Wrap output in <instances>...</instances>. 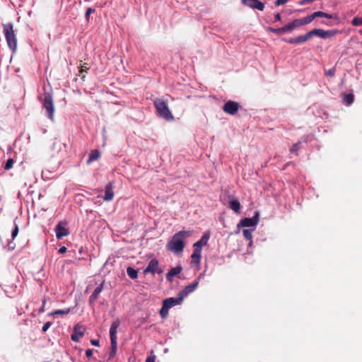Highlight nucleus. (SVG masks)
I'll return each mask as SVG.
<instances>
[{
	"instance_id": "f257e3e1",
	"label": "nucleus",
	"mask_w": 362,
	"mask_h": 362,
	"mask_svg": "<svg viewBox=\"0 0 362 362\" xmlns=\"http://www.w3.org/2000/svg\"><path fill=\"white\" fill-rule=\"evenodd\" d=\"M190 234V230H180L176 233L167 243V250L175 253L182 252L185 246L184 238L185 236H189Z\"/></svg>"
},
{
	"instance_id": "f03ea898",
	"label": "nucleus",
	"mask_w": 362,
	"mask_h": 362,
	"mask_svg": "<svg viewBox=\"0 0 362 362\" xmlns=\"http://www.w3.org/2000/svg\"><path fill=\"white\" fill-rule=\"evenodd\" d=\"M153 105L156 110L158 115L166 121H174L175 117L170 112L165 101L160 98H156L153 101Z\"/></svg>"
},
{
	"instance_id": "7ed1b4c3",
	"label": "nucleus",
	"mask_w": 362,
	"mask_h": 362,
	"mask_svg": "<svg viewBox=\"0 0 362 362\" xmlns=\"http://www.w3.org/2000/svg\"><path fill=\"white\" fill-rule=\"evenodd\" d=\"M3 32L8 47L15 52L17 48V38L13 30V25L11 23L4 24Z\"/></svg>"
},
{
	"instance_id": "20e7f679",
	"label": "nucleus",
	"mask_w": 362,
	"mask_h": 362,
	"mask_svg": "<svg viewBox=\"0 0 362 362\" xmlns=\"http://www.w3.org/2000/svg\"><path fill=\"white\" fill-rule=\"evenodd\" d=\"M120 325L119 320L114 321L110 328V352L109 354V360L114 358L117 350V328Z\"/></svg>"
},
{
	"instance_id": "39448f33",
	"label": "nucleus",
	"mask_w": 362,
	"mask_h": 362,
	"mask_svg": "<svg viewBox=\"0 0 362 362\" xmlns=\"http://www.w3.org/2000/svg\"><path fill=\"white\" fill-rule=\"evenodd\" d=\"M325 18L328 19L333 18V16L327 13H325L323 11H315L313 13H312L310 16H308L306 17H304L303 18L299 19H295L298 27L308 25L315 18Z\"/></svg>"
},
{
	"instance_id": "423d86ee",
	"label": "nucleus",
	"mask_w": 362,
	"mask_h": 362,
	"mask_svg": "<svg viewBox=\"0 0 362 362\" xmlns=\"http://www.w3.org/2000/svg\"><path fill=\"white\" fill-rule=\"evenodd\" d=\"M42 107L46 110L49 119L54 120V105L52 95L50 93L45 92L42 100Z\"/></svg>"
},
{
	"instance_id": "0eeeda50",
	"label": "nucleus",
	"mask_w": 362,
	"mask_h": 362,
	"mask_svg": "<svg viewBox=\"0 0 362 362\" xmlns=\"http://www.w3.org/2000/svg\"><path fill=\"white\" fill-rule=\"evenodd\" d=\"M339 33L338 30H324L322 29H313L308 32V35L310 39L313 36H318L322 39H327L332 37L335 36L337 34Z\"/></svg>"
},
{
	"instance_id": "6e6552de",
	"label": "nucleus",
	"mask_w": 362,
	"mask_h": 362,
	"mask_svg": "<svg viewBox=\"0 0 362 362\" xmlns=\"http://www.w3.org/2000/svg\"><path fill=\"white\" fill-rule=\"evenodd\" d=\"M259 221V212L256 211L252 218H245L238 224V228L240 227H255Z\"/></svg>"
},
{
	"instance_id": "1a4fd4ad",
	"label": "nucleus",
	"mask_w": 362,
	"mask_h": 362,
	"mask_svg": "<svg viewBox=\"0 0 362 362\" xmlns=\"http://www.w3.org/2000/svg\"><path fill=\"white\" fill-rule=\"evenodd\" d=\"M239 107L240 105L237 102L228 100L223 106V110L228 115H234L238 111Z\"/></svg>"
},
{
	"instance_id": "9d476101",
	"label": "nucleus",
	"mask_w": 362,
	"mask_h": 362,
	"mask_svg": "<svg viewBox=\"0 0 362 362\" xmlns=\"http://www.w3.org/2000/svg\"><path fill=\"white\" fill-rule=\"evenodd\" d=\"M199 281H194L192 284L186 286L181 291L179 292L177 296L182 297V299L184 300L185 297H187L189 294L192 293L198 286Z\"/></svg>"
},
{
	"instance_id": "9b49d317",
	"label": "nucleus",
	"mask_w": 362,
	"mask_h": 362,
	"mask_svg": "<svg viewBox=\"0 0 362 362\" xmlns=\"http://www.w3.org/2000/svg\"><path fill=\"white\" fill-rule=\"evenodd\" d=\"M242 3L254 9L263 11L264 8V4L259 0H242Z\"/></svg>"
},
{
	"instance_id": "f8f14e48",
	"label": "nucleus",
	"mask_w": 362,
	"mask_h": 362,
	"mask_svg": "<svg viewBox=\"0 0 362 362\" xmlns=\"http://www.w3.org/2000/svg\"><path fill=\"white\" fill-rule=\"evenodd\" d=\"M144 273H151V274H155V273H161L162 271L161 270H159L158 269V261L156 259H151L147 267L144 269Z\"/></svg>"
},
{
	"instance_id": "ddd939ff",
	"label": "nucleus",
	"mask_w": 362,
	"mask_h": 362,
	"mask_svg": "<svg viewBox=\"0 0 362 362\" xmlns=\"http://www.w3.org/2000/svg\"><path fill=\"white\" fill-rule=\"evenodd\" d=\"M308 40H310L308 33H307L306 34H305L303 35L298 36L296 37H291L288 40L283 39L284 41H285L289 44H298V45L303 44V43L305 42L306 41H308Z\"/></svg>"
},
{
	"instance_id": "4468645a",
	"label": "nucleus",
	"mask_w": 362,
	"mask_h": 362,
	"mask_svg": "<svg viewBox=\"0 0 362 362\" xmlns=\"http://www.w3.org/2000/svg\"><path fill=\"white\" fill-rule=\"evenodd\" d=\"M182 301H183V300L182 299V297H180V296H177V298L171 297V298H168L165 299L163 301V304L165 305V307H167L170 309V308H173V306L181 304Z\"/></svg>"
},
{
	"instance_id": "2eb2a0df",
	"label": "nucleus",
	"mask_w": 362,
	"mask_h": 362,
	"mask_svg": "<svg viewBox=\"0 0 362 362\" xmlns=\"http://www.w3.org/2000/svg\"><path fill=\"white\" fill-rule=\"evenodd\" d=\"M83 336V331L82 326L79 325H75L74 327V332L71 336V339L74 341H78Z\"/></svg>"
},
{
	"instance_id": "dca6fc26",
	"label": "nucleus",
	"mask_w": 362,
	"mask_h": 362,
	"mask_svg": "<svg viewBox=\"0 0 362 362\" xmlns=\"http://www.w3.org/2000/svg\"><path fill=\"white\" fill-rule=\"evenodd\" d=\"M113 197H114L113 185L112 182H109L105 186V196L103 197V199L106 202H110L113 199Z\"/></svg>"
},
{
	"instance_id": "f3484780",
	"label": "nucleus",
	"mask_w": 362,
	"mask_h": 362,
	"mask_svg": "<svg viewBox=\"0 0 362 362\" xmlns=\"http://www.w3.org/2000/svg\"><path fill=\"white\" fill-rule=\"evenodd\" d=\"M57 238L60 240L69 235L68 230L60 223L57 224L55 228Z\"/></svg>"
},
{
	"instance_id": "a211bd4d",
	"label": "nucleus",
	"mask_w": 362,
	"mask_h": 362,
	"mask_svg": "<svg viewBox=\"0 0 362 362\" xmlns=\"http://www.w3.org/2000/svg\"><path fill=\"white\" fill-rule=\"evenodd\" d=\"M103 289V284H100L97 288H95L93 293L89 297V304L92 305L98 298L100 293Z\"/></svg>"
},
{
	"instance_id": "6ab92c4d",
	"label": "nucleus",
	"mask_w": 362,
	"mask_h": 362,
	"mask_svg": "<svg viewBox=\"0 0 362 362\" xmlns=\"http://www.w3.org/2000/svg\"><path fill=\"white\" fill-rule=\"evenodd\" d=\"M182 269L181 267L177 266L172 268L166 274V279L170 282L173 281V277L175 275L179 274L182 272Z\"/></svg>"
},
{
	"instance_id": "aec40b11",
	"label": "nucleus",
	"mask_w": 362,
	"mask_h": 362,
	"mask_svg": "<svg viewBox=\"0 0 362 362\" xmlns=\"http://www.w3.org/2000/svg\"><path fill=\"white\" fill-rule=\"evenodd\" d=\"M209 238V233H205L199 240L194 243V246L202 248L203 246H205L207 244Z\"/></svg>"
},
{
	"instance_id": "412c9836",
	"label": "nucleus",
	"mask_w": 362,
	"mask_h": 362,
	"mask_svg": "<svg viewBox=\"0 0 362 362\" xmlns=\"http://www.w3.org/2000/svg\"><path fill=\"white\" fill-rule=\"evenodd\" d=\"M354 95L352 93L344 94L342 98V103L346 105H350L353 103Z\"/></svg>"
},
{
	"instance_id": "4be33fe9",
	"label": "nucleus",
	"mask_w": 362,
	"mask_h": 362,
	"mask_svg": "<svg viewBox=\"0 0 362 362\" xmlns=\"http://www.w3.org/2000/svg\"><path fill=\"white\" fill-rule=\"evenodd\" d=\"M100 156V152L98 150L95 149V150L91 151L89 154V157L87 160V163H90L94 160H96L97 159L99 158Z\"/></svg>"
},
{
	"instance_id": "5701e85b",
	"label": "nucleus",
	"mask_w": 362,
	"mask_h": 362,
	"mask_svg": "<svg viewBox=\"0 0 362 362\" xmlns=\"http://www.w3.org/2000/svg\"><path fill=\"white\" fill-rule=\"evenodd\" d=\"M71 308H66L64 310H55L54 311L51 313L49 315H52V316H55V315L64 316V315H68L71 312Z\"/></svg>"
},
{
	"instance_id": "b1692460",
	"label": "nucleus",
	"mask_w": 362,
	"mask_h": 362,
	"mask_svg": "<svg viewBox=\"0 0 362 362\" xmlns=\"http://www.w3.org/2000/svg\"><path fill=\"white\" fill-rule=\"evenodd\" d=\"M229 206L235 212H239L240 209V204L237 199L230 201Z\"/></svg>"
},
{
	"instance_id": "393cba45",
	"label": "nucleus",
	"mask_w": 362,
	"mask_h": 362,
	"mask_svg": "<svg viewBox=\"0 0 362 362\" xmlns=\"http://www.w3.org/2000/svg\"><path fill=\"white\" fill-rule=\"evenodd\" d=\"M127 275L129 276V277L131 278L132 279H135L137 278V276H138L137 271L131 267H129L127 268Z\"/></svg>"
},
{
	"instance_id": "a878e982",
	"label": "nucleus",
	"mask_w": 362,
	"mask_h": 362,
	"mask_svg": "<svg viewBox=\"0 0 362 362\" xmlns=\"http://www.w3.org/2000/svg\"><path fill=\"white\" fill-rule=\"evenodd\" d=\"M284 27L285 33L286 32H291L296 28H298L297 23L295 20H293L292 22L288 23Z\"/></svg>"
},
{
	"instance_id": "bb28decb",
	"label": "nucleus",
	"mask_w": 362,
	"mask_h": 362,
	"mask_svg": "<svg viewBox=\"0 0 362 362\" xmlns=\"http://www.w3.org/2000/svg\"><path fill=\"white\" fill-rule=\"evenodd\" d=\"M202 257L191 255V264L199 267L200 265V260Z\"/></svg>"
},
{
	"instance_id": "cd10ccee",
	"label": "nucleus",
	"mask_w": 362,
	"mask_h": 362,
	"mask_svg": "<svg viewBox=\"0 0 362 362\" xmlns=\"http://www.w3.org/2000/svg\"><path fill=\"white\" fill-rule=\"evenodd\" d=\"M168 310H169V308L167 307H165V305L163 304L162 308L160 310V315L163 319H165L168 316Z\"/></svg>"
},
{
	"instance_id": "c85d7f7f",
	"label": "nucleus",
	"mask_w": 362,
	"mask_h": 362,
	"mask_svg": "<svg viewBox=\"0 0 362 362\" xmlns=\"http://www.w3.org/2000/svg\"><path fill=\"white\" fill-rule=\"evenodd\" d=\"M243 235H244L245 238L250 240V242H252V230L244 229L243 230Z\"/></svg>"
},
{
	"instance_id": "c756f323",
	"label": "nucleus",
	"mask_w": 362,
	"mask_h": 362,
	"mask_svg": "<svg viewBox=\"0 0 362 362\" xmlns=\"http://www.w3.org/2000/svg\"><path fill=\"white\" fill-rule=\"evenodd\" d=\"M268 30L270 32H272L275 34H278V35L285 33L284 27H282L280 28H274L269 27V28H268Z\"/></svg>"
},
{
	"instance_id": "7c9ffc66",
	"label": "nucleus",
	"mask_w": 362,
	"mask_h": 362,
	"mask_svg": "<svg viewBox=\"0 0 362 362\" xmlns=\"http://www.w3.org/2000/svg\"><path fill=\"white\" fill-rule=\"evenodd\" d=\"M351 23L354 26H361L362 25V18L360 17H354L351 21Z\"/></svg>"
},
{
	"instance_id": "2f4dec72",
	"label": "nucleus",
	"mask_w": 362,
	"mask_h": 362,
	"mask_svg": "<svg viewBox=\"0 0 362 362\" xmlns=\"http://www.w3.org/2000/svg\"><path fill=\"white\" fill-rule=\"evenodd\" d=\"M14 163V161L12 158H8L4 165V169L6 170H10Z\"/></svg>"
},
{
	"instance_id": "473e14b6",
	"label": "nucleus",
	"mask_w": 362,
	"mask_h": 362,
	"mask_svg": "<svg viewBox=\"0 0 362 362\" xmlns=\"http://www.w3.org/2000/svg\"><path fill=\"white\" fill-rule=\"evenodd\" d=\"M194 251L192 255L202 257V248L193 245Z\"/></svg>"
},
{
	"instance_id": "72a5a7b5",
	"label": "nucleus",
	"mask_w": 362,
	"mask_h": 362,
	"mask_svg": "<svg viewBox=\"0 0 362 362\" xmlns=\"http://www.w3.org/2000/svg\"><path fill=\"white\" fill-rule=\"evenodd\" d=\"M90 67L88 66V64L85 63L83 65H81L79 67V73L80 74H82L83 72H88Z\"/></svg>"
},
{
	"instance_id": "f704fd0d",
	"label": "nucleus",
	"mask_w": 362,
	"mask_h": 362,
	"mask_svg": "<svg viewBox=\"0 0 362 362\" xmlns=\"http://www.w3.org/2000/svg\"><path fill=\"white\" fill-rule=\"evenodd\" d=\"M95 12V9L89 7L87 8L86 11V14H85V18L86 19L87 21H88L89 20V16L91 13H94Z\"/></svg>"
},
{
	"instance_id": "c9c22d12",
	"label": "nucleus",
	"mask_w": 362,
	"mask_h": 362,
	"mask_svg": "<svg viewBox=\"0 0 362 362\" xmlns=\"http://www.w3.org/2000/svg\"><path fill=\"white\" fill-rule=\"evenodd\" d=\"M336 73V69L334 67L327 70L325 71V75L329 77H332L334 76Z\"/></svg>"
},
{
	"instance_id": "e433bc0d",
	"label": "nucleus",
	"mask_w": 362,
	"mask_h": 362,
	"mask_svg": "<svg viewBox=\"0 0 362 362\" xmlns=\"http://www.w3.org/2000/svg\"><path fill=\"white\" fill-rule=\"evenodd\" d=\"M299 144H300V142L298 143H296V144H294L291 148H290V152L291 153H295V152H297L300 147H299Z\"/></svg>"
},
{
	"instance_id": "4c0bfd02",
	"label": "nucleus",
	"mask_w": 362,
	"mask_h": 362,
	"mask_svg": "<svg viewBox=\"0 0 362 362\" xmlns=\"http://www.w3.org/2000/svg\"><path fill=\"white\" fill-rule=\"evenodd\" d=\"M18 226L16 224L15 225V228H13V230H12V239L13 240L18 235Z\"/></svg>"
},
{
	"instance_id": "58836bf2",
	"label": "nucleus",
	"mask_w": 362,
	"mask_h": 362,
	"mask_svg": "<svg viewBox=\"0 0 362 362\" xmlns=\"http://www.w3.org/2000/svg\"><path fill=\"white\" fill-rule=\"evenodd\" d=\"M51 325H52V322H46V323L43 325V327H42V331L43 332H47V330L50 327V326H51Z\"/></svg>"
},
{
	"instance_id": "ea45409f",
	"label": "nucleus",
	"mask_w": 362,
	"mask_h": 362,
	"mask_svg": "<svg viewBox=\"0 0 362 362\" xmlns=\"http://www.w3.org/2000/svg\"><path fill=\"white\" fill-rule=\"evenodd\" d=\"M155 359H156V356H154V355L151 356H148L146 359V362H155Z\"/></svg>"
},
{
	"instance_id": "a19ab883",
	"label": "nucleus",
	"mask_w": 362,
	"mask_h": 362,
	"mask_svg": "<svg viewBox=\"0 0 362 362\" xmlns=\"http://www.w3.org/2000/svg\"><path fill=\"white\" fill-rule=\"evenodd\" d=\"M46 304V300L45 299L43 300V302H42V307L39 309V313H42L45 312V305Z\"/></svg>"
},
{
	"instance_id": "79ce46f5",
	"label": "nucleus",
	"mask_w": 362,
	"mask_h": 362,
	"mask_svg": "<svg viewBox=\"0 0 362 362\" xmlns=\"http://www.w3.org/2000/svg\"><path fill=\"white\" fill-rule=\"evenodd\" d=\"M93 355V350L92 349H87L86 351V356L88 358L91 357Z\"/></svg>"
},
{
	"instance_id": "37998d69",
	"label": "nucleus",
	"mask_w": 362,
	"mask_h": 362,
	"mask_svg": "<svg viewBox=\"0 0 362 362\" xmlns=\"http://www.w3.org/2000/svg\"><path fill=\"white\" fill-rule=\"evenodd\" d=\"M274 18H275V21H280L281 20V17L280 13H276L275 16H274Z\"/></svg>"
},
{
	"instance_id": "c03bdc74",
	"label": "nucleus",
	"mask_w": 362,
	"mask_h": 362,
	"mask_svg": "<svg viewBox=\"0 0 362 362\" xmlns=\"http://www.w3.org/2000/svg\"><path fill=\"white\" fill-rule=\"evenodd\" d=\"M90 343L94 345V346H99V341L98 340H96V339H92L90 341Z\"/></svg>"
},
{
	"instance_id": "a18cd8bd",
	"label": "nucleus",
	"mask_w": 362,
	"mask_h": 362,
	"mask_svg": "<svg viewBox=\"0 0 362 362\" xmlns=\"http://www.w3.org/2000/svg\"><path fill=\"white\" fill-rule=\"evenodd\" d=\"M66 247L64 246L60 247L59 250V252L62 253V254L66 252Z\"/></svg>"
},
{
	"instance_id": "49530a36",
	"label": "nucleus",
	"mask_w": 362,
	"mask_h": 362,
	"mask_svg": "<svg viewBox=\"0 0 362 362\" xmlns=\"http://www.w3.org/2000/svg\"><path fill=\"white\" fill-rule=\"evenodd\" d=\"M85 78H86V76H85V75H82V76H81V79H82L83 81H85Z\"/></svg>"
},
{
	"instance_id": "de8ad7c7",
	"label": "nucleus",
	"mask_w": 362,
	"mask_h": 362,
	"mask_svg": "<svg viewBox=\"0 0 362 362\" xmlns=\"http://www.w3.org/2000/svg\"><path fill=\"white\" fill-rule=\"evenodd\" d=\"M321 23H322V24H325V25H329L328 23H326V22H325V21H322V22H321Z\"/></svg>"
},
{
	"instance_id": "09e8293b",
	"label": "nucleus",
	"mask_w": 362,
	"mask_h": 362,
	"mask_svg": "<svg viewBox=\"0 0 362 362\" xmlns=\"http://www.w3.org/2000/svg\"><path fill=\"white\" fill-rule=\"evenodd\" d=\"M359 33L362 35V30H359Z\"/></svg>"
}]
</instances>
